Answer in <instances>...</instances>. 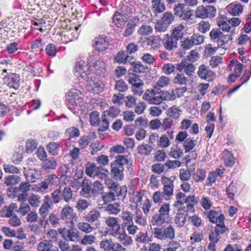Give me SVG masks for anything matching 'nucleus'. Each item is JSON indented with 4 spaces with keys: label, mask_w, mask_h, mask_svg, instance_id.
Segmentation results:
<instances>
[{
    "label": "nucleus",
    "mask_w": 251,
    "mask_h": 251,
    "mask_svg": "<svg viewBox=\"0 0 251 251\" xmlns=\"http://www.w3.org/2000/svg\"><path fill=\"white\" fill-rule=\"evenodd\" d=\"M128 162L126 156L119 155L111 164V174L117 180H122L124 177V166Z\"/></svg>",
    "instance_id": "1"
},
{
    "label": "nucleus",
    "mask_w": 251,
    "mask_h": 251,
    "mask_svg": "<svg viewBox=\"0 0 251 251\" xmlns=\"http://www.w3.org/2000/svg\"><path fill=\"white\" fill-rule=\"evenodd\" d=\"M92 193L94 195L101 194L103 191V186L100 181L96 180L92 184Z\"/></svg>",
    "instance_id": "62"
},
{
    "label": "nucleus",
    "mask_w": 251,
    "mask_h": 251,
    "mask_svg": "<svg viewBox=\"0 0 251 251\" xmlns=\"http://www.w3.org/2000/svg\"><path fill=\"white\" fill-rule=\"evenodd\" d=\"M237 43L240 45H248L250 48L246 50L251 49V38H250L247 35L242 34L238 38Z\"/></svg>",
    "instance_id": "51"
},
{
    "label": "nucleus",
    "mask_w": 251,
    "mask_h": 251,
    "mask_svg": "<svg viewBox=\"0 0 251 251\" xmlns=\"http://www.w3.org/2000/svg\"><path fill=\"white\" fill-rule=\"evenodd\" d=\"M135 240L140 244H148L151 242V239L149 237L148 233L143 232H139L136 236Z\"/></svg>",
    "instance_id": "39"
},
{
    "label": "nucleus",
    "mask_w": 251,
    "mask_h": 251,
    "mask_svg": "<svg viewBox=\"0 0 251 251\" xmlns=\"http://www.w3.org/2000/svg\"><path fill=\"white\" fill-rule=\"evenodd\" d=\"M58 182L59 178L56 175H50L38 185L37 191L42 192L48 189L50 186L57 185Z\"/></svg>",
    "instance_id": "10"
},
{
    "label": "nucleus",
    "mask_w": 251,
    "mask_h": 251,
    "mask_svg": "<svg viewBox=\"0 0 251 251\" xmlns=\"http://www.w3.org/2000/svg\"><path fill=\"white\" fill-rule=\"evenodd\" d=\"M197 74L201 78L207 81H212L216 76L215 73L204 64L200 66Z\"/></svg>",
    "instance_id": "11"
},
{
    "label": "nucleus",
    "mask_w": 251,
    "mask_h": 251,
    "mask_svg": "<svg viewBox=\"0 0 251 251\" xmlns=\"http://www.w3.org/2000/svg\"><path fill=\"white\" fill-rule=\"evenodd\" d=\"M92 187L91 182L87 180H84L82 184V189L81 190V195L84 197L89 198L90 192H92Z\"/></svg>",
    "instance_id": "44"
},
{
    "label": "nucleus",
    "mask_w": 251,
    "mask_h": 251,
    "mask_svg": "<svg viewBox=\"0 0 251 251\" xmlns=\"http://www.w3.org/2000/svg\"><path fill=\"white\" fill-rule=\"evenodd\" d=\"M223 34V33L220 30L219 28H215L213 29L209 33V37L211 41L213 42H216L219 40L220 38Z\"/></svg>",
    "instance_id": "49"
},
{
    "label": "nucleus",
    "mask_w": 251,
    "mask_h": 251,
    "mask_svg": "<svg viewBox=\"0 0 251 251\" xmlns=\"http://www.w3.org/2000/svg\"><path fill=\"white\" fill-rule=\"evenodd\" d=\"M121 218L122 220V226L126 227V226L132 224L133 221V214L131 212L125 210L121 213Z\"/></svg>",
    "instance_id": "30"
},
{
    "label": "nucleus",
    "mask_w": 251,
    "mask_h": 251,
    "mask_svg": "<svg viewBox=\"0 0 251 251\" xmlns=\"http://www.w3.org/2000/svg\"><path fill=\"white\" fill-rule=\"evenodd\" d=\"M57 166V163L54 158L46 159L43 161V168L48 172L54 170Z\"/></svg>",
    "instance_id": "34"
},
{
    "label": "nucleus",
    "mask_w": 251,
    "mask_h": 251,
    "mask_svg": "<svg viewBox=\"0 0 251 251\" xmlns=\"http://www.w3.org/2000/svg\"><path fill=\"white\" fill-rule=\"evenodd\" d=\"M223 157L226 166L230 167L233 165L235 162V158L229 151L225 150L223 152Z\"/></svg>",
    "instance_id": "47"
},
{
    "label": "nucleus",
    "mask_w": 251,
    "mask_h": 251,
    "mask_svg": "<svg viewBox=\"0 0 251 251\" xmlns=\"http://www.w3.org/2000/svg\"><path fill=\"white\" fill-rule=\"evenodd\" d=\"M130 64L134 68V71L136 73H144L147 70V67L144 66L140 62H135V61H131Z\"/></svg>",
    "instance_id": "55"
},
{
    "label": "nucleus",
    "mask_w": 251,
    "mask_h": 251,
    "mask_svg": "<svg viewBox=\"0 0 251 251\" xmlns=\"http://www.w3.org/2000/svg\"><path fill=\"white\" fill-rule=\"evenodd\" d=\"M136 26V23L134 20H130L126 25V27L124 32V36L128 37L132 34Z\"/></svg>",
    "instance_id": "57"
},
{
    "label": "nucleus",
    "mask_w": 251,
    "mask_h": 251,
    "mask_svg": "<svg viewBox=\"0 0 251 251\" xmlns=\"http://www.w3.org/2000/svg\"><path fill=\"white\" fill-rule=\"evenodd\" d=\"M105 210L110 215H117L121 211V205L117 202L110 203L105 207Z\"/></svg>",
    "instance_id": "27"
},
{
    "label": "nucleus",
    "mask_w": 251,
    "mask_h": 251,
    "mask_svg": "<svg viewBox=\"0 0 251 251\" xmlns=\"http://www.w3.org/2000/svg\"><path fill=\"white\" fill-rule=\"evenodd\" d=\"M99 168L94 163L88 164L85 169V173L88 176L95 178Z\"/></svg>",
    "instance_id": "42"
},
{
    "label": "nucleus",
    "mask_w": 251,
    "mask_h": 251,
    "mask_svg": "<svg viewBox=\"0 0 251 251\" xmlns=\"http://www.w3.org/2000/svg\"><path fill=\"white\" fill-rule=\"evenodd\" d=\"M161 123L162 128L165 131L170 129L171 127L174 125L173 119L170 117L164 118Z\"/></svg>",
    "instance_id": "64"
},
{
    "label": "nucleus",
    "mask_w": 251,
    "mask_h": 251,
    "mask_svg": "<svg viewBox=\"0 0 251 251\" xmlns=\"http://www.w3.org/2000/svg\"><path fill=\"white\" fill-rule=\"evenodd\" d=\"M187 215V213L185 212L183 209H178L174 219L175 223L177 227H181L184 226L186 221Z\"/></svg>",
    "instance_id": "23"
},
{
    "label": "nucleus",
    "mask_w": 251,
    "mask_h": 251,
    "mask_svg": "<svg viewBox=\"0 0 251 251\" xmlns=\"http://www.w3.org/2000/svg\"><path fill=\"white\" fill-rule=\"evenodd\" d=\"M233 34L232 33H227L226 34L223 33L219 40H218L217 44L218 47L224 50L229 49L232 43Z\"/></svg>",
    "instance_id": "16"
},
{
    "label": "nucleus",
    "mask_w": 251,
    "mask_h": 251,
    "mask_svg": "<svg viewBox=\"0 0 251 251\" xmlns=\"http://www.w3.org/2000/svg\"><path fill=\"white\" fill-rule=\"evenodd\" d=\"M112 235L117 237L118 241L123 247H128L131 245L133 243V240L131 236L126 234L125 231L121 232L116 230L113 231Z\"/></svg>",
    "instance_id": "12"
},
{
    "label": "nucleus",
    "mask_w": 251,
    "mask_h": 251,
    "mask_svg": "<svg viewBox=\"0 0 251 251\" xmlns=\"http://www.w3.org/2000/svg\"><path fill=\"white\" fill-rule=\"evenodd\" d=\"M153 235L155 238L161 241L172 240L175 237V229L171 225L164 227H155Z\"/></svg>",
    "instance_id": "2"
},
{
    "label": "nucleus",
    "mask_w": 251,
    "mask_h": 251,
    "mask_svg": "<svg viewBox=\"0 0 251 251\" xmlns=\"http://www.w3.org/2000/svg\"><path fill=\"white\" fill-rule=\"evenodd\" d=\"M188 81V79L187 78L185 77L183 74H176L174 78V82L175 84L179 85L186 84Z\"/></svg>",
    "instance_id": "63"
},
{
    "label": "nucleus",
    "mask_w": 251,
    "mask_h": 251,
    "mask_svg": "<svg viewBox=\"0 0 251 251\" xmlns=\"http://www.w3.org/2000/svg\"><path fill=\"white\" fill-rule=\"evenodd\" d=\"M60 218L61 220L66 221L68 227L73 228L75 226L74 221H75L77 217L76 214L74 212L73 208L67 204L62 208L60 214Z\"/></svg>",
    "instance_id": "4"
},
{
    "label": "nucleus",
    "mask_w": 251,
    "mask_h": 251,
    "mask_svg": "<svg viewBox=\"0 0 251 251\" xmlns=\"http://www.w3.org/2000/svg\"><path fill=\"white\" fill-rule=\"evenodd\" d=\"M50 200L52 203L57 204L63 200L62 195V188L59 187L58 189L55 190L51 194Z\"/></svg>",
    "instance_id": "37"
},
{
    "label": "nucleus",
    "mask_w": 251,
    "mask_h": 251,
    "mask_svg": "<svg viewBox=\"0 0 251 251\" xmlns=\"http://www.w3.org/2000/svg\"><path fill=\"white\" fill-rule=\"evenodd\" d=\"M114 89L118 92H124L128 89V86L126 82L120 79L116 81Z\"/></svg>",
    "instance_id": "54"
},
{
    "label": "nucleus",
    "mask_w": 251,
    "mask_h": 251,
    "mask_svg": "<svg viewBox=\"0 0 251 251\" xmlns=\"http://www.w3.org/2000/svg\"><path fill=\"white\" fill-rule=\"evenodd\" d=\"M88 63L90 68H93L98 75H104L106 72V66L105 63L98 56L94 57L92 55L88 59Z\"/></svg>",
    "instance_id": "6"
},
{
    "label": "nucleus",
    "mask_w": 251,
    "mask_h": 251,
    "mask_svg": "<svg viewBox=\"0 0 251 251\" xmlns=\"http://www.w3.org/2000/svg\"><path fill=\"white\" fill-rule=\"evenodd\" d=\"M166 218L158 214L155 213L151 218V222L153 226H161L166 222Z\"/></svg>",
    "instance_id": "41"
},
{
    "label": "nucleus",
    "mask_w": 251,
    "mask_h": 251,
    "mask_svg": "<svg viewBox=\"0 0 251 251\" xmlns=\"http://www.w3.org/2000/svg\"><path fill=\"white\" fill-rule=\"evenodd\" d=\"M227 9L229 13L232 15L238 16L242 13L243 7L240 4L232 3L227 6Z\"/></svg>",
    "instance_id": "29"
},
{
    "label": "nucleus",
    "mask_w": 251,
    "mask_h": 251,
    "mask_svg": "<svg viewBox=\"0 0 251 251\" xmlns=\"http://www.w3.org/2000/svg\"><path fill=\"white\" fill-rule=\"evenodd\" d=\"M170 82V79L168 76L162 75L158 78L156 84L154 85H156L157 87L163 88L167 86Z\"/></svg>",
    "instance_id": "61"
},
{
    "label": "nucleus",
    "mask_w": 251,
    "mask_h": 251,
    "mask_svg": "<svg viewBox=\"0 0 251 251\" xmlns=\"http://www.w3.org/2000/svg\"><path fill=\"white\" fill-rule=\"evenodd\" d=\"M17 205L14 203H11L8 206H5L2 210L0 211V214L2 217H10L14 210L17 208Z\"/></svg>",
    "instance_id": "32"
},
{
    "label": "nucleus",
    "mask_w": 251,
    "mask_h": 251,
    "mask_svg": "<svg viewBox=\"0 0 251 251\" xmlns=\"http://www.w3.org/2000/svg\"><path fill=\"white\" fill-rule=\"evenodd\" d=\"M210 24L207 21H201L198 24L197 29L202 33H205L210 28Z\"/></svg>",
    "instance_id": "58"
},
{
    "label": "nucleus",
    "mask_w": 251,
    "mask_h": 251,
    "mask_svg": "<svg viewBox=\"0 0 251 251\" xmlns=\"http://www.w3.org/2000/svg\"><path fill=\"white\" fill-rule=\"evenodd\" d=\"M120 109L118 107H111L109 109L103 112L102 117H106L108 119L116 117L120 113Z\"/></svg>",
    "instance_id": "38"
},
{
    "label": "nucleus",
    "mask_w": 251,
    "mask_h": 251,
    "mask_svg": "<svg viewBox=\"0 0 251 251\" xmlns=\"http://www.w3.org/2000/svg\"><path fill=\"white\" fill-rule=\"evenodd\" d=\"M21 181L20 177L17 175H11L5 179L4 183L7 186H13L17 184Z\"/></svg>",
    "instance_id": "48"
},
{
    "label": "nucleus",
    "mask_w": 251,
    "mask_h": 251,
    "mask_svg": "<svg viewBox=\"0 0 251 251\" xmlns=\"http://www.w3.org/2000/svg\"><path fill=\"white\" fill-rule=\"evenodd\" d=\"M178 41L171 35L167 34L162 39L163 47L168 51H173L177 48Z\"/></svg>",
    "instance_id": "14"
},
{
    "label": "nucleus",
    "mask_w": 251,
    "mask_h": 251,
    "mask_svg": "<svg viewBox=\"0 0 251 251\" xmlns=\"http://www.w3.org/2000/svg\"><path fill=\"white\" fill-rule=\"evenodd\" d=\"M127 21L126 16L119 12H116L113 17V23L118 28H123Z\"/></svg>",
    "instance_id": "22"
},
{
    "label": "nucleus",
    "mask_w": 251,
    "mask_h": 251,
    "mask_svg": "<svg viewBox=\"0 0 251 251\" xmlns=\"http://www.w3.org/2000/svg\"><path fill=\"white\" fill-rule=\"evenodd\" d=\"M160 38L159 36H151L147 40V44L153 49L159 48Z\"/></svg>",
    "instance_id": "53"
},
{
    "label": "nucleus",
    "mask_w": 251,
    "mask_h": 251,
    "mask_svg": "<svg viewBox=\"0 0 251 251\" xmlns=\"http://www.w3.org/2000/svg\"><path fill=\"white\" fill-rule=\"evenodd\" d=\"M62 195L65 202L66 203L70 202L73 198V192L71 188L65 186L63 189H62Z\"/></svg>",
    "instance_id": "40"
},
{
    "label": "nucleus",
    "mask_w": 251,
    "mask_h": 251,
    "mask_svg": "<svg viewBox=\"0 0 251 251\" xmlns=\"http://www.w3.org/2000/svg\"><path fill=\"white\" fill-rule=\"evenodd\" d=\"M134 219L135 223L139 226H145L147 225V218L143 215L141 211L136 212Z\"/></svg>",
    "instance_id": "45"
},
{
    "label": "nucleus",
    "mask_w": 251,
    "mask_h": 251,
    "mask_svg": "<svg viewBox=\"0 0 251 251\" xmlns=\"http://www.w3.org/2000/svg\"><path fill=\"white\" fill-rule=\"evenodd\" d=\"M216 8L212 5L199 6L195 11L196 17L201 19H212L216 16Z\"/></svg>",
    "instance_id": "7"
},
{
    "label": "nucleus",
    "mask_w": 251,
    "mask_h": 251,
    "mask_svg": "<svg viewBox=\"0 0 251 251\" xmlns=\"http://www.w3.org/2000/svg\"><path fill=\"white\" fill-rule=\"evenodd\" d=\"M5 83L10 88L16 90L19 88L20 84V76L16 74H12L5 78Z\"/></svg>",
    "instance_id": "20"
},
{
    "label": "nucleus",
    "mask_w": 251,
    "mask_h": 251,
    "mask_svg": "<svg viewBox=\"0 0 251 251\" xmlns=\"http://www.w3.org/2000/svg\"><path fill=\"white\" fill-rule=\"evenodd\" d=\"M190 38L194 46L199 45L202 44L204 40V36L199 33H194Z\"/></svg>",
    "instance_id": "59"
},
{
    "label": "nucleus",
    "mask_w": 251,
    "mask_h": 251,
    "mask_svg": "<svg viewBox=\"0 0 251 251\" xmlns=\"http://www.w3.org/2000/svg\"><path fill=\"white\" fill-rule=\"evenodd\" d=\"M47 150L52 155H56L59 150V145L55 142H50L47 146Z\"/></svg>",
    "instance_id": "56"
},
{
    "label": "nucleus",
    "mask_w": 251,
    "mask_h": 251,
    "mask_svg": "<svg viewBox=\"0 0 251 251\" xmlns=\"http://www.w3.org/2000/svg\"><path fill=\"white\" fill-rule=\"evenodd\" d=\"M63 238L67 241L77 242L79 240L80 233L76 229L72 228L63 234Z\"/></svg>",
    "instance_id": "24"
},
{
    "label": "nucleus",
    "mask_w": 251,
    "mask_h": 251,
    "mask_svg": "<svg viewBox=\"0 0 251 251\" xmlns=\"http://www.w3.org/2000/svg\"><path fill=\"white\" fill-rule=\"evenodd\" d=\"M159 90L160 89L156 85H153L151 88L146 90L142 98L150 104H159Z\"/></svg>",
    "instance_id": "8"
},
{
    "label": "nucleus",
    "mask_w": 251,
    "mask_h": 251,
    "mask_svg": "<svg viewBox=\"0 0 251 251\" xmlns=\"http://www.w3.org/2000/svg\"><path fill=\"white\" fill-rule=\"evenodd\" d=\"M89 205L90 203L87 200L80 199L77 201L75 208L78 212H81L86 210Z\"/></svg>",
    "instance_id": "52"
},
{
    "label": "nucleus",
    "mask_w": 251,
    "mask_h": 251,
    "mask_svg": "<svg viewBox=\"0 0 251 251\" xmlns=\"http://www.w3.org/2000/svg\"><path fill=\"white\" fill-rule=\"evenodd\" d=\"M184 26L181 24H177L173 26L172 34L171 36L174 37L177 40L182 38L183 35Z\"/></svg>",
    "instance_id": "28"
},
{
    "label": "nucleus",
    "mask_w": 251,
    "mask_h": 251,
    "mask_svg": "<svg viewBox=\"0 0 251 251\" xmlns=\"http://www.w3.org/2000/svg\"><path fill=\"white\" fill-rule=\"evenodd\" d=\"M92 69L88 63H86L84 61H80L76 64L74 74L78 80L82 81L90 76Z\"/></svg>",
    "instance_id": "5"
},
{
    "label": "nucleus",
    "mask_w": 251,
    "mask_h": 251,
    "mask_svg": "<svg viewBox=\"0 0 251 251\" xmlns=\"http://www.w3.org/2000/svg\"><path fill=\"white\" fill-rule=\"evenodd\" d=\"M101 212L97 208H93L89 211L85 217L86 221L90 223H100Z\"/></svg>",
    "instance_id": "19"
},
{
    "label": "nucleus",
    "mask_w": 251,
    "mask_h": 251,
    "mask_svg": "<svg viewBox=\"0 0 251 251\" xmlns=\"http://www.w3.org/2000/svg\"><path fill=\"white\" fill-rule=\"evenodd\" d=\"M205 215L212 223H221L225 221V216L221 212H218L215 210H211L205 212Z\"/></svg>",
    "instance_id": "17"
},
{
    "label": "nucleus",
    "mask_w": 251,
    "mask_h": 251,
    "mask_svg": "<svg viewBox=\"0 0 251 251\" xmlns=\"http://www.w3.org/2000/svg\"><path fill=\"white\" fill-rule=\"evenodd\" d=\"M159 104H160L164 100H175V96H173V92L168 91H160L159 90Z\"/></svg>",
    "instance_id": "43"
},
{
    "label": "nucleus",
    "mask_w": 251,
    "mask_h": 251,
    "mask_svg": "<svg viewBox=\"0 0 251 251\" xmlns=\"http://www.w3.org/2000/svg\"><path fill=\"white\" fill-rule=\"evenodd\" d=\"M84 96L79 90L72 89L67 92L66 100L67 105L70 109H74L75 106L82 102Z\"/></svg>",
    "instance_id": "3"
},
{
    "label": "nucleus",
    "mask_w": 251,
    "mask_h": 251,
    "mask_svg": "<svg viewBox=\"0 0 251 251\" xmlns=\"http://www.w3.org/2000/svg\"><path fill=\"white\" fill-rule=\"evenodd\" d=\"M193 17V10L185 7L179 18L186 22H190Z\"/></svg>",
    "instance_id": "46"
},
{
    "label": "nucleus",
    "mask_w": 251,
    "mask_h": 251,
    "mask_svg": "<svg viewBox=\"0 0 251 251\" xmlns=\"http://www.w3.org/2000/svg\"><path fill=\"white\" fill-rule=\"evenodd\" d=\"M206 177V171L201 168L197 169L192 174V178L196 182L203 181Z\"/></svg>",
    "instance_id": "33"
},
{
    "label": "nucleus",
    "mask_w": 251,
    "mask_h": 251,
    "mask_svg": "<svg viewBox=\"0 0 251 251\" xmlns=\"http://www.w3.org/2000/svg\"><path fill=\"white\" fill-rule=\"evenodd\" d=\"M105 225L111 229V234L113 233V231L116 230L119 231L120 226L119 224V219L118 217H115L108 216L105 218Z\"/></svg>",
    "instance_id": "18"
},
{
    "label": "nucleus",
    "mask_w": 251,
    "mask_h": 251,
    "mask_svg": "<svg viewBox=\"0 0 251 251\" xmlns=\"http://www.w3.org/2000/svg\"><path fill=\"white\" fill-rule=\"evenodd\" d=\"M217 25L220 28L219 29H221L223 31L227 32V33H235V28L234 27H231L228 20H219L217 23Z\"/></svg>",
    "instance_id": "26"
},
{
    "label": "nucleus",
    "mask_w": 251,
    "mask_h": 251,
    "mask_svg": "<svg viewBox=\"0 0 251 251\" xmlns=\"http://www.w3.org/2000/svg\"><path fill=\"white\" fill-rule=\"evenodd\" d=\"M196 145V141L191 138H187L184 142L183 147L185 152H188L193 150Z\"/></svg>",
    "instance_id": "60"
},
{
    "label": "nucleus",
    "mask_w": 251,
    "mask_h": 251,
    "mask_svg": "<svg viewBox=\"0 0 251 251\" xmlns=\"http://www.w3.org/2000/svg\"><path fill=\"white\" fill-rule=\"evenodd\" d=\"M114 60L119 63H130V58L127 55V52L125 51H119L117 55L114 57Z\"/></svg>",
    "instance_id": "31"
},
{
    "label": "nucleus",
    "mask_w": 251,
    "mask_h": 251,
    "mask_svg": "<svg viewBox=\"0 0 251 251\" xmlns=\"http://www.w3.org/2000/svg\"><path fill=\"white\" fill-rule=\"evenodd\" d=\"M38 251H58L57 248L54 247L51 241L47 239L39 243L37 246Z\"/></svg>",
    "instance_id": "21"
},
{
    "label": "nucleus",
    "mask_w": 251,
    "mask_h": 251,
    "mask_svg": "<svg viewBox=\"0 0 251 251\" xmlns=\"http://www.w3.org/2000/svg\"><path fill=\"white\" fill-rule=\"evenodd\" d=\"M182 109L178 106L174 105L167 110V115L170 118L177 120L182 114Z\"/></svg>",
    "instance_id": "25"
},
{
    "label": "nucleus",
    "mask_w": 251,
    "mask_h": 251,
    "mask_svg": "<svg viewBox=\"0 0 251 251\" xmlns=\"http://www.w3.org/2000/svg\"><path fill=\"white\" fill-rule=\"evenodd\" d=\"M27 179L31 182H34L35 180L39 178L41 176L40 172L37 170L30 169L26 174Z\"/></svg>",
    "instance_id": "50"
},
{
    "label": "nucleus",
    "mask_w": 251,
    "mask_h": 251,
    "mask_svg": "<svg viewBox=\"0 0 251 251\" xmlns=\"http://www.w3.org/2000/svg\"><path fill=\"white\" fill-rule=\"evenodd\" d=\"M53 203L49 195H46L44 199L43 203L39 209L40 216L47 217L49 214V210L52 208Z\"/></svg>",
    "instance_id": "15"
},
{
    "label": "nucleus",
    "mask_w": 251,
    "mask_h": 251,
    "mask_svg": "<svg viewBox=\"0 0 251 251\" xmlns=\"http://www.w3.org/2000/svg\"><path fill=\"white\" fill-rule=\"evenodd\" d=\"M93 45L95 50L100 53L107 49L109 46V42L105 36H99L94 39Z\"/></svg>",
    "instance_id": "13"
},
{
    "label": "nucleus",
    "mask_w": 251,
    "mask_h": 251,
    "mask_svg": "<svg viewBox=\"0 0 251 251\" xmlns=\"http://www.w3.org/2000/svg\"><path fill=\"white\" fill-rule=\"evenodd\" d=\"M77 227L78 229L85 233L86 234L90 233L95 229V227L92 226L90 223L88 222H79L77 224Z\"/></svg>",
    "instance_id": "35"
},
{
    "label": "nucleus",
    "mask_w": 251,
    "mask_h": 251,
    "mask_svg": "<svg viewBox=\"0 0 251 251\" xmlns=\"http://www.w3.org/2000/svg\"><path fill=\"white\" fill-rule=\"evenodd\" d=\"M86 87L87 90L94 93H99L103 90V83L95 75H91L86 79Z\"/></svg>",
    "instance_id": "9"
},
{
    "label": "nucleus",
    "mask_w": 251,
    "mask_h": 251,
    "mask_svg": "<svg viewBox=\"0 0 251 251\" xmlns=\"http://www.w3.org/2000/svg\"><path fill=\"white\" fill-rule=\"evenodd\" d=\"M41 197L37 194H31L27 199L30 205L33 208L38 207L41 203Z\"/></svg>",
    "instance_id": "36"
}]
</instances>
